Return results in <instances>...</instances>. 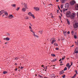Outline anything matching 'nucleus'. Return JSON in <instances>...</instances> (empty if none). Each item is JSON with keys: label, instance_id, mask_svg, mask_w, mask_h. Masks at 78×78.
<instances>
[{"label": "nucleus", "instance_id": "nucleus-1", "mask_svg": "<svg viewBox=\"0 0 78 78\" xmlns=\"http://www.w3.org/2000/svg\"><path fill=\"white\" fill-rule=\"evenodd\" d=\"M71 15V12L70 11L67 12L66 13V16L69 17Z\"/></svg>", "mask_w": 78, "mask_h": 78}, {"label": "nucleus", "instance_id": "nucleus-2", "mask_svg": "<svg viewBox=\"0 0 78 78\" xmlns=\"http://www.w3.org/2000/svg\"><path fill=\"white\" fill-rule=\"evenodd\" d=\"M75 15L76 14L75 13H72L71 15H70V17L71 19H74L75 17Z\"/></svg>", "mask_w": 78, "mask_h": 78}, {"label": "nucleus", "instance_id": "nucleus-3", "mask_svg": "<svg viewBox=\"0 0 78 78\" xmlns=\"http://www.w3.org/2000/svg\"><path fill=\"white\" fill-rule=\"evenodd\" d=\"M51 41H52V42L51 43V44H53L54 43H55V42L56 41V40H55V38H52L51 39Z\"/></svg>", "mask_w": 78, "mask_h": 78}, {"label": "nucleus", "instance_id": "nucleus-4", "mask_svg": "<svg viewBox=\"0 0 78 78\" xmlns=\"http://www.w3.org/2000/svg\"><path fill=\"white\" fill-rule=\"evenodd\" d=\"M49 76L51 78H56V76H55V75L54 74H51L49 75Z\"/></svg>", "mask_w": 78, "mask_h": 78}, {"label": "nucleus", "instance_id": "nucleus-5", "mask_svg": "<svg viewBox=\"0 0 78 78\" xmlns=\"http://www.w3.org/2000/svg\"><path fill=\"white\" fill-rule=\"evenodd\" d=\"M8 17L10 19H12V18H14V16L12 15H9L8 16Z\"/></svg>", "mask_w": 78, "mask_h": 78}, {"label": "nucleus", "instance_id": "nucleus-6", "mask_svg": "<svg viewBox=\"0 0 78 78\" xmlns=\"http://www.w3.org/2000/svg\"><path fill=\"white\" fill-rule=\"evenodd\" d=\"M70 3L71 5H73L75 3V2L74 1H73L70 2Z\"/></svg>", "mask_w": 78, "mask_h": 78}, {"label": "nucleus", "instance_id": "nucleus-7", "mask_svg": "<svg viewBox=\"0 0 78 78\" xmlns=\"http://www.w3.org/2000/svg\"><path fill=\"white\" fill-rule=\"evenodd\" d=\"M73 27L74 28H77L78 27V23H76L75 24L73 25Z\"/></svg>", "mask_w": 78, "mask_h": 78}, {"label": "nucleus", "instance_id": "nucleus-8", "mask_svg": "<svg viewBox=\"0 0 78 78\" xmlns=\"http://www.w3.org/2000/svg\"><path fill=\"white\" fill-rule=\"evenodd\" d=\"M24 7L25 8L27 9H28V5H27V4H25V3H24Z\"/></svg>", "mask_w": 78, "mask_h": 78}, {"label": "nucleus", "instance_id": "nucleus-9", "mask_svg": "<svg viewBox=\"0 0 78 78\" xmlns=\"http://www.w3.org/2000/svg\"><path fill=\"white\" fill-rule=\"evenodd\" d=\"M69 3H66L65 4V8H69Z\"/></svg>", "mask_w": 78, "mask_h": 78}, {"label": "nucleus", "instance_id": "nucleus-10", "mask_svg": "<svg viewBox=\"0 0 78 78\" xmlns=\"http://www.w3.org/2000/svg\"><path fill=\"white\" fill-rule=\"evenodd\" d=\"M26 8L24 7L22 8V11L23 12H25L26 11Z\"/></svg>", "mask_w": 78, "mask_h": 78}, {"label": "nucleus", "instance_id": "nucleus-11", "mask_svg": "<svg viewBox=\"0 0 78 78\" xmlns=\"http://www.w3.org/2000/svg\"><path fill=\"white\" fill-rule=\"evenodd\" d=\"M34 9L36 11H37L39 10V8L38 7H34Z\"/></svg>", "mask_w": 78, "mask_h": 78}, {"label": "nucleus", "instance_id": "nucleus-12", "mask_svg": "<svg viewBox=\"0 0 78 78\" xmlns=\"http://www.w3.org/2000/svg\"><path fill=\"white\" fill-rule=\"evenodd\" d=\"M4 13V10H2L0 11V16Z\"/></svg>", "mask_w": 78, "mask_h": 78}, {"label": "nucleus", "instance_id": "nucleus-13", "mask_svg": "<svg viewBox=\"0 0 78 78\" xmlns=\"http://www.w3.org/2000/svg\"><path fill=\"white\" fill-rule=\"evenodd\" d=\"M4 13L5 16H8V13L7 12L4 11Z\"/></svg>", "mask_w": 78, "mask_h": 78}, {"label": "nucleus", "instance_id": "nucleus-14", "mask_svg": "<svg viewBox=\"0 0 78 78\" xmlns=\"http://www.w3.org/2000/svg\"><path fill=\"white\" fill-rule=\"evenodd\" d=\"M64 73V71L63 70H62V71L60 72L59 73H60V75H62V74H63V73Z\"/></svg>", "mask_w": 78, "mask_h": 78}, {"label": "nucleus", "instance_id": "nucleus-15", "mask_svg": "<svg viewBox=\"0 0 78 78\" xmlns=\"http://www.w3.org/2000/svg\"><path fill=\"white\" fill-rule=\"evenodd\" d=\"M11 6H13L14 7V8H16V4H12L11 5Z\"/></svg>", "mask_w": 78, "mask_h": 78}, {"label": "nucleus", "instance_id": "nucleus-16", "mask_svg": "<svg viewBox=\"0 0 78 78\" xmlns=\"http://www.w3.org/2000/svg\"><path fill=\"white\" fill-rule=\"evenodd\" d=\"M33 34L34 36L35 37H38V36L37 35H35V33H34V32H33Z\"/></svg>", "mask_w": 78, "mask_h": 78}, {"label": "nucleus", "instance_id": "nucleus-17", "mask_svg": "<svg viewBox=\"0 0 78 78\" xmlns=\"http://www.w3.org/2000/svg\"><path fill=\"white\" fill-rule=\"evenodd\" d=\"M66 21H67V23L68 24V25H70V21H69V20H68V19H66Z\"/></svg>", "mask_w": 78, "mask_h": 78}, {"label": "nucleus", "instance_id": "nucleus-18", "mask_svg": "<svg viewBox=\"0 0 78 78\" xmlns=\"http://www.w3.org/2000/svg\"><path fill=\"white\" fill-rule=\"evenodd\" d=\"M62 3H64L66 2V0H60Z\"/></svg>", "mask_w": 78, "mask_h": 78}, {"label": "nucleus", "instance_id": "nucleus-19", "mask_svg": "<svg viewBox=\"0 0 78 78\" xmlns=\"http://www.w3.org/2000/svg\"><path fill=\"white\" fill-rule=\"evenodd\" d=\"M75 9L76 10H78V5H76Z\"/></svg>", "mask_w": 78, "mask_h": 78}, {"label": "nucleus", "instance_id": "nucleus-20", "mask_svg": "<svg viewBox=\"0 0 78 78\" xmlns=\"http://www.w3.org/2000/svg\"><path fill=\"white\" fill-rule=\"evenodd\" d=\"M77 48H76L75 50V53H78V51H76L77 50Z\"/></svg>", "mask_w": 78, "mask_h": 78}, {"label": "nucleus", "instance_id": "nucleus-21", "mask_svg": "<svg viewBox=\"0 0 78 78\" xmlns=\"http://www.w3.org/2000/svg\"><path fill=\"white\" fill-rule=\"evenodd\" d=\"M67 9H63V12H65L66 11H67Z\"/></svg>", "mask_w": 78, "mask_h": 78}, {"label": "nucleus", "instance_id": "nucleus-22", "mask_svg": "<svg viewBox=\"0 0 78 78\" xmlns=\"http://www.w3.org/2000/svg\"><path fill=\"white\" fill-rule=\"evenodd\" d=\"M57 60V59H56V58H55L52 60L51 61V62H55V61H56V60Z\"/></svg>", "mask_w": 78, "mask_h": 78}, {"label": "nucleus", "instance_id": "nucleus-23", "mask_svg": "<svg viewBox=\"0 0 78 78\" xmlns=\"http://www.w3.org/2000/svg\"><path fill=\"white\" fill-rule=\"evenodd\" d=\"M32 17L34 19H35V17L34 16L33 14H32L31 15Z\"/></svg>", "mask_w": 78, "mask_h": 78}, {"label": "nucleus", "instance_id": "nucleus-24", "mask_svg": "<svg viewBox=\"0 0 78 78\" xmlns=\"http://www.w3.org/2000/svg\"><path fill=\"white\" fill-rule=\"evenodd\" d=\"M8 73V72L6 71H4L3 72V74H6V73Z\"/></svg>", "mask_w": 78, "mask_h": 78}, {"label": "nucleus", "instance_id": "nucleus-25", "mask_svg": "<svg viewBox=\"0 0 78 78\" xmlns=\"http://www.w3.org/2000/svg\"><path fill=\"white\" fill-rule=\"evenodd\" d=\"M38 33H40V34H42V30H40L38 31Z\"/></svg>", "mask_w": 78, "mask_h": 78}, {"label": "nucleus", "instance_id": "nucleus-26", "mask_svg": "<svg viewBox=\"0 0 78 78\" xmlns=\"http://www.w3.org/2000/svg\"><path fill=\"white\" fill-rule=\"evenodd\" d=\"M61 41H62V40L64 41V37H61Z\"/></svg>", "mask_w": 78, "mask_h": 78}, {"label": "nucleus", "instance_id": "nucleus-27", "mask_svg": "<svg viewBox=\"0 0 78 78\" xmlns=\"http://www.w3.org/2000/svg\"><path fill=\"white\" fill-rule=\"evenodd\" d=\"M9 39H9V37H7L6 38V41H9Z\"/></svg>", "mask_w": 78, "mask_h": 78}, {"label": "nucleus", "instance_id": "nucleus-28", "mask_svg": "<svg viewBox=\"0 0 78 78\" xmlns=\"http://www.w3.org/2000/svg\"><path fill=\"white\" fill-rule=\"evenodd\" d=\"M20 9V7H17V8L16 9V11H18V10Z\"/></svg>", "mask_w": 78, "mask_h": 78}, {"label": "nucleus", "instance_id": "nucleus-29", "mask_svg": "<svg viewBox=\"0 0 78 78\" xmlns=\"http://www.w3.org/2000/svg\"><path fill=\"white\" fill-rule=\"evenodd\" d=\"M28 15H29V16H31L32 15V13H31L29 12L28 13Z\"/></svg>", "mask_w": 78, "mask_h": 78}, {"label": "nucleus", "instance_id": "nucleus-30", "mask_svg": "<svg viewBox=\"0 0 78 78\" xmlns=\"http://www.w3.org/2000/svg\"><path fill=\"white\" fill-rule=\"evenodd\" d=\"M67 70V68L66 67H65L64 69V71Z\"/></svg>", "mask_w": 78, "mask_h": 78}, {"label": "nucleus", "instance_id": "nucleus-31", "mask_svg": "<svg viewBox=\"0 0 78 78\" xmlns=\"http://www.w3.org/2000/svg\"><path fill=\"white\" fill-rule=\"evenodd\" d=\"M25 19H29V18H28V16H26L25 17Z\"/></svg>", "mask_w": 78, "mask_h": 78}, {"label": "nucleus", "instance_id": "nucleus-32", "mask_svg": "<svg viewBox=\"0 0 78 78\" xmlns=\"http://www.w3.org/2000/svg\"><path fill=\"white\" fill-rule=\"evenodd\" d=\"M54 45H55V46H58V44H56V43H55L54 44Z\"/></svg>", "mask_w": 78, "mask_h": 78}, {"label": "nucleus", "instance_id": "nucleus-33", "mask_svg": "<svg viewBox=\"0 0 78 78\" xmlns=\"http://www.w3.org/2000/svg\"><path fill=\"white\" fill-rule=\"evenodd\" d=\"M51 56H53V57H54V56H55V55L54 54H51Z\"/></svg>", "mask_w": 78, "mask_h": 78}, {"label": "nucleus", "instance_id": "nucleus-34", "mask_svg": "<svg viewBox=\"0 0 78 78\" xmlns=\"http://www.w3.org/2000/svg\"><path fill=\"white\" fill-rule=\"evenodd\" d=\"M71 66H72V63L71 65H70V66H68V69H70V68Z\"/></svg>", "mask_w": 78, "mask_h": 78}, {"label": "nucleus", "instance_id": "nucleus-35", "mask_svg": "<svg viewBox=\"0 0 78 78\" xmlns=\"http://www.w3.org/2000/svg\"><path fill=\"white\" fill-rule=\"evenodd\" d=\"M69 63H68L66 65V66L67 67H69Z\"/></svg>", "mask_w": 78, "mask_h": 78}, {"label": "nucleus", "instance_id": "nucleus-36", "mask_svg": "<svg viewBox=\"0 0 78 78\" xmlns=\"http://www.w3.org/2000/svg\"><path fill=\"white\" fill-rule=\"evenodd\" d=\"M64 34L65 36H66V33L64 32Z\"/></svg>", "mask_w": 78, "mask_h": 78}, {"label": "nucleus", "instance_id": "nucleus-37", "mask_svg": "<svg viewBox=\"0 0 78 78\" xmlns=\"http://www.w3.org/2000/svg\"><path fill=\"white\" fill-rule=\"evenodd\" d=\"M66 76V75H64L63 76H62V78H65V77Z\"/></svg>", "mask_w": 78, "mask_h": 78}, {"label": "nucleus", "instance_id": "nucleus-38", "mask_svg": "<svg viewBox=\"0 0 78 78\" xmlns=\"http://www.w3.org/2000/svg\"><path fill=\"white\" fill-rule=\"evenodd\" d=\"M75 72H76V74H78V72L77 71H76V70H75Z\"/></svg>", "mask_w": 78, "mask_h": 78}, {"label": "nucleus", "instance_id": "nucleus-39", "mask_svg": "<svg viewBox=\"0 0 78 78\" xmlns=\"http://www.w3.org/2000/svg\"><path fill=\"white\" fill-rule=\"evenodd\" d=\"M63 5L62 4L61 6H60V7H61V8L62 9V8H63V7H62V5Z\"/></svg>", "mask_w": 78, "mask_h": 78}, {"label": "nucleus", "instance_id": "nucleus-40", "mask_svg": "<svg viewBox=\"0 0 78 78\" xmlns=\"http://www.w3.org/2000/svg\"><path fill=\"white\" fill-rule=\"evenodd\" d=\"M74 37L75 39H76V35H75L74 36Z\"/></svg>", "mask_w": 78, "mask_h": 78}, {"label": "nucleus", "instance_id": "nucleus-41", "mask_svg": "<svg viewBox=\"0 0 78 78\" xmlns=\"http://www.w3.org/2000/svg\"><path fill=\"white\" fill-rule=\"evenodd\" d=\"M64 59H65V58H62V61H63V60H64Z\"/></svg>", "mask_w": 78, "mask_h": 78}, {"label": "nucleus", "instance_id": "nucleus-42", "mask_svg": "<svg viewBox=\"0 0 78 78\" xmlns=\"http://www.w3.org/2000/svg\"><path fill=\"white\" fill-rule=\"evenodd\" d=\"M20 69H23V67L21 66Z\"/></svg>", "mask_w": 78, "mask_h": 78}, {"label": "nucleus", "instance_id": "nucleus-43", "mask_svg": "<svg viewBox=\"0 0 78 78\" xmlns=\"http://www.w3.org/2000/svg\"><path fill=\"white\" fill-rule=\"evenodd\" d=\"M56 50H59V49L58 48H56Z\"/></svg>", "mask_w": 78, "mask_h": 78}, {"label": "nucleus", "instance_id": "nucleus-44", "mask_svg": "<svg viewBox=\"0 0 78 78\" xmlns=\"http://www.w3.org/2000/svg\"><path fill=\"white\" fill-rule=\"evenodd\" d=\"M58 8L59 9V10H60V7H59V6H58Z\"/></svg>", "mask_w": 78, "mask_h": 78}, {"label": "nucleus", "instance_id": "nucleus-45", "mask_svg": "<svg viewBox=\"0 0 78 78\" xmlns=\"http://www.w3.org/2000/svg\"><path fill=\"white\" fill-rule=\"evenodd\" d=\"M7 34L8 35V36H10V34L8 33H7Z\"/></svg>", "mask_w": 78, "mask_h": 78}, {"label": "nucleus", "instance_id": "nucleus-46", "mask_svg": "<svg viewBox=\"0 0 78 78\" xmlns=\"http://www.w3.org/2000/svg\"><path fill=\"white\" fill-rule=\"evenodd\" d=\"M74 46V44H73L72 45V46H70V47L71 48V47H73Z\"/></svg>", "mask_w": 78, "mask_h": 78}, {"label": "nucleus", "instance_id": "nucleus-47", "mask_svg": "<svg viewBox=\"0 0 78 78\" xmlns=\"http://www.w3.org/2000/svg\"><path fill=\"white\" fill-rule=\"evenodd\" d=\"M40 77L41 78H44V77H43V76H40Z\"/></svg>", "mask_w": 78, "mask_h": 78}, {"label": "nucleus", "instance_id": "nucleus-48", "mask_svg": "<svg viewBox=\"0 0 78 78\" xmlns=\"http://www.w3.org/2000/svg\"><path fill=\"white\" fill-rule=\"evenodd\" d=\"M29 28L30 29H31V27L30 26H29Z\"/></svg>", "mask_w": 78, "mask_h": 78}, {"label": "nucleus", "instance_id": "nucleus-49", "mask_svg": "<svg viewBox=\"0 0 78 78\" xmlns=\"http://www.w3.org/2000/svg\"><path fill=\"white\" fill-rule=\"evenodd\" d=\"M18 59V58H17V57H16V58H15V59L16 60H17Z\"/></svg>", "mask_w": 78, "mask_h": 78}, {"label": "nucleus", "instance_id": "nucleus-50", "mask_svg": "<svg viewBox=\"0 0 78 78\" xmlns=\"http://www.w3.org/2000/svg\"><path fill=\"white\" fill-rule=\"evenodd\" d=\"M72 33H73V34L74 33H73V31H72L71 32Z\"/></svg>", "mask_w": 78, "mask_h": 78}, {"label": "nucleus", "instance_id": "nucleus-51", "mask_svg": "<svg viewBox=\"0 0 78 78\" xmlns=\"http://www.w3.org/2000/svg\"><path fill=\"white\" fill-rule=\"evenodd\" d=\"M67 33L68 34H70V31H68Z\"/></svg>", "mask_w": 78, "mask_h": 78}, {"label": "nucleus", "instance_id": "nucleus-52", "mask_svg": "<svg viewBox=\"0 0 78 78\" xmlns=\"http://www.w3.org/2000/svg\"><path fill=\"white\" fill-rule=\"evenodd\" d=\"M30 31H31V32H33V30H31V29H30Z\"/></svg>", "mask_w": 78, "mask_h": 78}, {"label": "nucleus", "instance_id": "nucleus-53", "mask_svg": "<svg viewBox=\"0 0 78 78\" xmlns=\"http://www.w3.org/2000/svg\"><path fill=\"white\" fill-rule=\"evenodd\" d=\"M56 2H59V0H56Z\"/></svg>", "mask_w": 78, "mask_h": 78}, {"label": "nucleus", "instance_id": "nucleus-54", "mask_svg": "<svg viewBox=\"0 0 78 78\" xmlns=\"http://www.w3.org/2000/svg\"><path fill=\"white\" fill-rule=\"evenodd\" d=\"M30 26H31V27H32V24H31V23H30Z\"/></svg>", "mask_w": 78, "mask_h": 78}, {"label": "nucleus", "instance_id": "nucleus-55", "mask_svg": "<svg viewBox=\"0 0 78 78\" xmlns=\"http://www.w3.org/2000/svg\"><path fill=\"white\" fill-rule=\"evenodd\" d=\"M60 64H62V61H61V62Z\"/></svg>", "mask_w": 78, "mask_h": 78}, {"label": "nucleus", "instance_id": "nucleus-56", "mask_svg": "<svg viewBox=\"0 0 78 78\" xmlns=\"http://www.w3.org/2000/svg\"><path fill=\"white\" fill-rule=\"evenodd\" d=\"M57 11L58 13V12H59V10H57Z\"/></svg>", "mask_w": 78, "mask_h": 78}, {"label": "nucleus", "instance_id": "nucleus-57", "mask_svg": "<svg viewBox=\"0 0 78 78\" xmlns=\"http://www.w3.org/2000/svg\"><path fill=\"white\" fill-rule=\"evenodd\" d=\"M17 70V68L15 69V71H16Z\"/></svg>", "mask_w": 78, "mask_h": 78}, {"label": "nucleus", "instance_id": "nucleus-58", "mask_svg": "<svg viewBox=\"0 0 78 78\" xmlns=\"http://www.w3.org/2000/svg\"><path fill=\"white\" fill-rule=\"evenodd\" d=\"M4 40H6V38H4Z\"/></svg>", "mask_w": 78, "mask_h": 78}, {"label": "nucleus", "instance_id": "nucleus-59", "mask_svg": "<svg viewBox=\"0 0 78 78\" xmlns=\"http://www.w3.org/2000/svg\"><path fill=\"white\" fill-rule=\"evenodd\" d=\"M76 74H75L74 75V77H75V76H76Z\"/></svg>", "mask_w": 78, "mask_h": 78}, {"label": "nucleus", "instance_id": "nucleus-60", "mask_svg": "<svg viewBox=\"0 0 78 78\" xmlns=\"http://www.w3.org/2000/svg\"><path fill=\"white\" fill-rule=\"evenodd\" d=\"M72 78H75V76H73V77H72Z\"/></svg>", "mask_w": 78, "mask_h": 78}, {"label": "nucleus", "instance_id": "nucleus-61", "mask_svg": "<svg viewBox=\"0 0 78 78\" xmlns=\"http://www.w3.org/2000/svg\"><path fill=\"white\" fill-rule=\"evenodd\" d=\"M50 16H52V13L50 14Z\"/></svg>", "mask_w": 78, "mask_h": 78}, {"label": "nucleus", "instance_id": "nucleus-62", "mask_svg": "<svg viewBox=\"0 0 78 78\" xmlns=\"http://www.w3.org/2000/svg\"><path fill=\"white\" fill-rule=\"evenodd\" d=\"M77 16H78V12L77 13Z\"/></svg>", "mask_w": 78, "mask_h": 78}, {"label": "nucleus", "instance_id": "nucleus-63", "mask_svg": "<svg viewBox=\"0 0 78 78\" xmlns=\"http://www.w3.org/2000/svg\"><path fill=\"white\" fill-rule=\"evenodd\" d=\"M60 11H61V12H62V9H61V10H60Z\"/></svg>", "mask_w": 78, "mask_h": 78}, {"label": "nucleus", "instance_id": "nucleus-64", "mask_svg": "<svg viewBox=\"0 0 78 78\" xmlns=\"http://www.w3.org/2000/svg\"><path fill=\"white\" fill-rule=\"evenodd\" d=\"M4 16H5V15H2V17H4Z\"/></svg>", "mask_w": 78, "mask_h": 78}]
</instances>
